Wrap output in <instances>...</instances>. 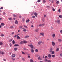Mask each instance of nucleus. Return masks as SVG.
Instances as JSON below:
<instances>
[{"mask_svg": "<svg viewBox=\"0 0 62 62\" xmlns=\"http://www.w3.org/2000/svg\"><path fill=\"white\" fill-rule=\"evenodd\" d=\"M28 46L30 47L31 49H33L34 48V46H33L32 44L31 45H28Z\"/></svg>", "mask_w": 62, "mask_h": 62, "instance_id": "obj_1", "label": "nucleus"}, {"mask_svg": "<svg viewBox=\"0 0 62 62\" xmlns=\"http://www.w3.org/2000/svg\"><path fill=\"white\" fill-rule=\"evenodd\" d=\"M42 43V41H40L38 42V44L39 45H41Z\"/></svg>", "mask_w": 62, "mask_h": 62, "instance_id": "obj_2", "label": "nucleus"}, {"mask_svg": "<svg viewBox=\"0 0 62 62\" xmlns=\"http://www.w3.org/2000/svg\"><path fill=\"white\" fill-rule=\"evenodd\" d=\"M40 34V35H41V36H44V33L43 32L41 33Z\"/></svg>", "mask_w": 62, "mask_h": 62, "instance_id": "obj_3", "label": "nucleus"}, {"mask_svg": "<svg viewBox=\"0 0 62 62\" xmlns=\"http://www.w3.org/2000/svg\"><path fill=\"white\" fill-rule=\"evenodd\" d=\"M52 45L53 46H54L55 45V43L54 41H52Z\"/></svg>", "mask_w": 62, "mask_h": 62, "instance_id": "obj_4", "label": "nucleus"}, {"mask_svg": "<svg viewBox=\"0 0 62 62\" xmlns=\"http://www.w3.org/2000/svg\"><path fill=\"white\" fill-rule=\"evenodd\" d=\"M42 21L43 22H44L45 21V19L44 18H42Z\"/></svg>", "mask_w": 62, "mask_h": 62, "instance_id": "obj_5", "label": "nucleus"}, {"mask_svg": "<svg viewBox=\"0 0 62 62\" xmlns=\"http://www.w3.org/2000/svg\"><path fill=\"white\" fill-rule=\"evenodd\" d=\"M16 56V54H13L12 55L11 57H14Z\"/></svg>", "mask_w": 62, "mask_h": 62, "instance_id": "obj_6", "label": "nucleus"}, {"mask_svg": "<svg viewBox=\"0 0 62 62\" xmlns=\"http://www.w3.org/2000/svg\"><path fill=\"white\" fill-rule=\"evenodd\" d=\"M57 23L59 24L60 23V21L59 20H58L57 21Z\"/></svg>", "mask_w": 62, "mask_h": 62, "instance_id": "obj_7", "label": "nucleus"}, {"mask_svg": "<svg viewBox=\"0 0 62 62\" xmlns=\"http://www.w3.org/2000/svg\"><path fill=\"white\" fill-rule=\"evenodd\" d=\"M34 16L35 17H37V13H34Z\"/></svg>", "mask_w": 62, "mask_h": 62, "instance_id": "obj_8", "label": "nucleus"}, {"mask_svg": "<svg viewBox=\"0 0 62 62\" xmlns=\"http://www.w3.org/2000/svg\"><path fill=\"white\" fill-rule=\"evenodd\" d=\"M35 32H39V29H36L34 30Z\"/></svg>", "mask_w": 62, "mask_h": 62, "instance_id": "obj_9", "label": "nucleus"}, {"mask_svg": "<svg viewBox=\"0 0 62 62\" xmlns=\"http://www.w3.org/2000/svg\"><path fill=\"white\" fill-rule=\"evenodd\" d=\"M52 36L53 38H54L55 37V34H53L52 35Z\"/></svg>", "mask_w": 62, "mask_h": 62, "instance_id": "obj_10", "label": "nucleus"}, {"mask_svg": "<svg viewBox=\"0 0 62 62\" xmlns=\"http://www.w3.org/2000/svg\"><path fill=\"white\" fill-rule=\"evenodd\" d=\"M23 43H27V42L26 41L24 40L23 41Z\"/></svg>", "mask_w": 62, "mask_h": 62, "instance_id": "obj_11", "label": "nucleus"}, {"mask_svg": "<svg viewBox=\"0 0 62 62\" xmlns=\"http://www.w3.org/2000/svg\"><path fill=\"white\" fill-rule=\"evenodd\" d=\"M48 57H49V58H51V54H48Z\"/></svg>", "mask_w": 62, "mask_h": 62, "instance_id": "obj_12", "label": "nucleus"}, {"mask_svg": "<svg viewBox=\"0 0 62 62\" xmlns=\"http://www.w3.org/2000/svg\"><path fill=\"white\" fill-rule=\"evenodd\" d=\"M15 23L16 24H18V21L17 20H16L15 21Z\"/></svg>", "mask_w": 62, "mask_h": 62, "instance_id": "obj_13", "label": "nucleus"}, {"mask_svg": "<svg viewBox=\"0 0 62 62\" xmlns=\"http://www.w3.org/2000/svg\"><path fill=\"white\" fill-rule=\"evenodd\" d=\"M19 45L18 44H16L14 45V46L16 47V46H19Z\"/></svg>", "mask_w": 62, "mask_h": 62, "instance_id": "obj_14", "label": "nucleus"}, {"mask_svg": "<svg viewBox=\"0 0 62 62\" xmlns=\"http://www.w3.org/2000/svg\"><path fill=\"white\" fill-rule=\"evenodd\" d=\"M58 41H59V42H61L62 41V39H58Z\"/></svg>", "mask_w": 62, "mask_h": 62, "instance_id": "obj_15", "label": "nucleus"}, {"mask_svg": "<svg viewBox=\"0 0 62 62\" xmlns=\"http://www.w3.org/2000/svg\"><path fill=\"white\" fill-rule=\"evenodd\" d=\"M14 51H17L18 50V48L17 47L15 48L14 49Z\"/></svg>", "mask_w": 62, "mask_h": 62, "instance_id": "obj_16", "label": "nucleus"}, {"mask_svg": "<svg viewBox=\"0 0 62 62\" xmlns=\"http://www.w3.org/2000/svg\"><path fill=\"white\" fill-rule=\"evenodd\" d=\"M1 25L2 26H4L5 25V23H1Z\"/></svg>", "mask_w": 62, "mask_h": 62, "instance_id": "obj_17", "label": "nucleus"}, {"mask_svg": "<svg viewBox=\"0 0 62 62\" xmlns=\"http://www.w3.org/2000/svg\"><path fill=\"white\" fill-rule=\"evenodd\" d=\"M31 51L32 53H34V50L33 49H31Z\"/></svg>", "mask_w": 62, "mask_h": 62, "instance_id": "obj_18", "label": "nucleus"}, {"mask_svg": "<svg viewBox=\"0 0 62 62\" xmlns=\"http://www.w3.org/2000/svg\"><path fill=\"white\" fill-rule=\"evenodd\" d=\"M51 56L52 57H53V58H54V57H55V55H52Z\"/></svg>", "mask_w": 62, "mask_h": 62, "instance_id": "obj_19", "label": "nucleus"}, {"mask_svg": "<svg viewBox=\"0 0 62 62\" xmlns=\"http://www.w3.org/2000/svg\"><path fill=\"white\" fill-rule=\"evenodd\" d=\"M29 36H25V39H26V38H29Z\"/></svg>", "mask_w": 62, "mask_h": 62, "instance_id": "obj_20", "label": "nucleus"}, {"mask_svg": "<svg viewBox=\"0 0 62 62\" xmlns=\"http://www.w3.org/2000/svg\"><path fill=\"white\" fill-rule=\"evenodd\" d=\"M17 39H21V38L19 36H17Z\"/></svg>", "mask_w": 62, "mask_h": 62, "instance_id": "obj_21", "label": "nucleus"}, {"mask_svg": "<svg viewBox=\"0 0 62 62\" xmlns=\"http://www.w3.org/2000/svg\"><path fill=\"white\" fill-rule=\"evenodd\" d=\"M50 52H52V51H53V49L52 48H50Z\"/></svg>", "mask_w": 62, "mask_h": 62, "instance_id": "obj_22", "label": "nucleus"}, {"mask_svg": "<svg viewBox=\"0 0 62 62\" xmlns=\"http://www.w3.org/2000/svg\"><path fill=\"white\" fill-rule=\"evenodd\" d=\"M12 42L13 44H15V42L14 41V40H13L12 41Z\"/></svg>", "mask_w": 62, "mask_h": 62, "instance_id": "obj_23", "label": "nucleus"}, {"mask_svg": "<svg viewBox=\"0 0 62 62\" xmlns=\"http://www.w3.org/2000/svg\"><path fill=\"white\" fill-rule=\"evenodd\" d=\"M30 21V20L29 19H28L26 21V23H28Z\"/></svg>", "mask_w": 62, "mask_h": 62, "instance_id": "obj_24", "label": "nucleus"}, {"mask_svg": "<svg viewBox=\"0 0 62 62\" xmlns=\"http://www.w3.org/2000/svg\"><path fill=\"white\" fill-rule=\"evenodd\" d=\"M52 54H54V51H52Z\"/></svg>", "mask_w": 62, "mask_h": 62, "instance_id": "obj_25", "label": "nucleus"}, {"mask_svg": "<svg viewBox=\"0 0 62 62\" xmlns=\"http://www.w3.org/2000/svg\"><path fill=\"white\" fill-rule=\"evenodd\" d=\"M19 28H20L21 29H22V28H23V26H19Z\"/></svg>", "mask_w": 62, "mask_h": 62, "instance_id": "obj_26", "label": "nucleus"}, {"mask_svg": "<svg viewBox=\"0 0 62 62\" xmlns=\"http://www.w3.org/2000/svg\"><path fill=\"white\" fill-rule=\"evenodd\" d=\"M3 45V43L2 42H0V45Z\"/></svg>", "mask_w": 62, "mask_h": 62, "instance_id": "obj_27", "label": "nucleus"}, {"mask_svg": "<svg viewBox=\"0 0 62 62\" xmlns=\"http://www.w3.org/2000/svg\"><path fill=\"white\" fill-rule=\"evenodd\" d=\"M12 39H10L9 40V42H11L12 41Z\"/></svg>", "mask_w": 62, "mask_h": 62, "instance_id": "obj_28", "label": "nucleus"}, {"mask_svg": "<svg viewBox=\"0 0 62 62\" xmlns=\"http://www.w3.org/2000/svg\"><path fill=\"white\" fill-rule=\"evenodd\" d=\"M56 52H58L59 51V48H57L56 50Z\"/></svg>", "mask_w": 62, "mask_h": 62, "instance_id": "obj_29", "label": "nucleus"}, {"mask_svg": "<svg viewBox=\"0 0 62 62\" xmlns=\"http://www.w3.org/2000/svg\"><path fill=\"white\" fill-rule=\"evenodd\" d=\"M30 62H34V61L33 60L31 59L30 60Z\"/></svg>", "mask_w": 62, "mask_h": 62, "instance_id": "obj_30", "label": "nucleus"}, {"mask_svg": "<svg viewBox=\"0 0 62 62\" xmlns=\"http://www.w3.org/2000/svg\"><path fill=\"white\" fill-rule=\"evenodd\" d=\"M35 52H38V50L37 49H35Z\"/></svg>", "mask_w": 62, "mask_h": 62, "instance_id": "obj_31", "label": "nucleus"}, {"mask_svg": "<svg viewBox=\"0 0 62 62\" xmlns=\"http://www.w3.org/2000/svg\"><path fill=\"white\" fill-rule=\"evenodd\" d=\"M58 11L59 12V13H60L61 12V10L60 9H59L58 10Z\"/></svg>", "mask_w": 62, "mask_h": 62, "instance_id": "obj_32", "label": "nucleus"}, {"mask_svg": "<svg viewBox=\"0 0 62 62\" xmlns=\"http://www.w3.org/2000/svg\"><path fill=\"white\" fill-rule=\"evenodd\" d=\"M5 54V53L4 52H1V54Z\"/></svg>", "mask_w": 62, "mask_h": 62, "instance_id": "obj_33", "label": "nucleus"}, {"mask_svg": "<svg viewBox=\"0 0 62 62\" xmlns=\"http://www.w3.org/2000/svg\"><path fill=\"white\" fill-rule=\"evenodd\" d=\"M23 41H21L20 42V44H23Z\"/></svg>", "mask_w": 62, "mask_h": 62, "instance_id": "obj_34", "label": "nucleus"}, {"mask_svg": "<svg viewBox=\"0 0 62 62\" xmlns=\"http://www.w3.org/2000/svg\"><path fill=\"white\" fill-rule=\"evenodd\" d=\"M0 36H1V37H4V35L3 34H2Z\"/></svg>", "mask_w": 62, "mask_h": 62, "instance_id": "obj_35", "label": "nucleus"}, {"mask_svg": "<svg viewBox=\"0 0 62 62\" xmlns=\"http://www.w3.org/2000/svg\"><path fill=\"white\" fill-rule=\"evenodd\" d=\"M17 36H18L17 35H16L14 36V38H16V37H17Z\"/></svg>", "mask_w": 62, "mask_h": 62, "instance_id": "obj_36", "label": "nucleus"}, {"mask_svg": "<svg viewBox=\"0 0 62 62\" xmlns=\"http://www.w3.org/2000/svg\"><path fill=\"white\" fill-rule=\"evenodd\" d=\"M23 31H24V32H26V30L25 29H24L23 30Z\"/></svg>", "mask_w": 62, "mask_h": 62, "instance_id": "obj_37", "label": "nucleus"}, {"mask_svg": "<svg viewBox=\"0 0 62 62\" xmlns=\"http://www.w3.org/2000/svg\"><path fill=\"white\" fill-rule=\"evenodd\" d=\"M10 28L11 29H12V28H13V26H11L10 27Z\"/></svg>", "mask_w": 62, "mask_h": 62, "instance_id": "obj_38", "label": "nucleus"}, {"mask_svg": "<svg viewBox=\"0 0 62 62\" xmlns=\"http://www.w3.org/2000/svg\"><path fill=\"white\" fill-rule=\"evenodd\" d=\"M37 2L39 3V2H40V0H38Z\"/></svg>", "mask_w": 62, "mask_h": 62, "instance_id": "obj_39", "label": "nucleus"}, {"mask_svg": "<svg viewBox=\"0 0 62 62\" xmlns=\"http://www.w3.org/2000/svg\"><path fill=\"white\" fill-rule=\"evenodd\" d=\"M43 2L44 3H45L46 2V1L45 0H43Z\"/></svg>", "mask_w": 62, "mask_h": 62, "instance_id": "obj_40", "label": "nucleus"}, {"mask_svg": "<svg viewBox=\"0 0 62 62\" xmlns=\"http://www.w3.org/2000/svg\"><path fill=\"white\" fill-rule=\"evenodd\" d=\"M34 13H32L31 14V16H33V15H34Z\"/></svg>", "mask_w": 62, "mask_h": 62, "instance_id": "obj_41", "label": "nucleus"}, {"mask_svg": "<svg viewBox=\"0 0 62 62\" xmlns=\"http://www.w3.org/2000/svg\"><path fill=\"white\" fill-rule=\"evenodd\" d=\"M56 3L57 4H59V1H57Z\"/></svg>", "mask_w": 62, "mask_h": 62, "instance_id": "obj_42", "label": "nucleus"}, {"mask_svg": "<svg viewBox=\"0 0 62 62\" xmlns=\"http://www.w3.org/2000/svg\"><path fill=\"white\" fill-rule=\"evenodd\" d=\"M52 10H53V11H55V9L54 8H53L52 9Z\"/></svg>", "mask_w": 62, "mask_h": 62, "instance_id": "obj_43", "label": "nucleus"}, {"mask_svg": "<svg viewBox=\"0 0 62 62\" xmlns=\"http://www.w3.org/2000/svg\"><path fill=\"white\" fill-rule=\"evenodd\" d=\"M3 15H5L6 14V13L5 12H4L3 13Z\"/></svg>", "mask_w": 62, "mask_h": 62, "instance_id": "obj_44", "label": "nucleus"}, {"mask_svg": "<svg viewBox=\"0 0 62 62\" xmlns=\"http://www.w3.org/2000/svg\"><path fill=\"white\" fill-rule=\"evenodd\" d=\"M59 17L60 18H62V16L60 15L59 16Z\"/></svg>", "mask_w": 62, "mask_h": 62, "instance_id": "obj_45", "label": "nucleus"}, {"mask_svg": "<svg viewBox=\"0 0 62 62\" xmlns=\"http://www.w3.org/2000/svg\"><path fill=\"white\" fill-rule=\"evenodd\" d=\"M3 7H2L0 8V9H3Z\"/></svg>", "mask_w": 62, "mask_h": 62, "instance_id": "obj_46", "label": "nucleus"}, {"mask_svg": "<svg viewBox=\"0 0 62 62\" xmlns=\"http://www.w3.org/2000/svg\"><path fill=\"white\" fill-rule=\"evenodd\" d=\"M22 60L23 61H25V59H24V58H23L22 59Z\"/></svg>", "mask_w": 62, "mask_h": 62, "instance_id": "obj_47", "label": "nucleus"}, {"mask_svg": "<svg viewBox=\"0 0 62 62\" xmlns=\"http://www.w3.org/2000/svg\"><path fill=\"white\" fill-rule=\"evenodd\" d=\"M32 17V18H33L34 19H35V16H33Z\"/></svg>", "mask_w": 62, "mask_h": 62, "instance_id": "obj_48", "label": "nucleus"}, {"mask_svg": "<svg viewBox=\"0 0 62 62\" xmlns=\"http://www.w3.org/2000/svg\"><path fill=\"white\" fill-rule=\"evenodd\" d=\"M22 54H25V53H24L23 52V51H22Z\"/></svg>", "mask_w": 62, "mask_h": 62, "instance_id": "obj_49", "label": "nucleus"}, {"mask_svg": "<svg viewBox=\"0 0 62 62\" xmlns=\"http://www.w3.org/2000/svg\"><path fill=\"white\" fill-rule=\"evenodd\" d=\"M24 27H25V28H27V26H25V25H24Z\"/></svg>", "mask_w": 62, "mask_h": 62, "instance_id": "obj_50", "label": "nucleus"}, {"mask_svg": "<svg viewBox=\"0 0 62 62\" xmlns=\"http://www.w3.org/2000/svg\"><path fill=\"white\" fill-rule=\"evenodd\" d=\"M40 58V56H39V57L38 58V59L39 60Z\"/></svg>", "mask_w": 62, "mask_h": 62, "instance_id": "obj_51", "label": "nucleus"}, {"mask_svg": "<svg viewBox=\"0 0 62 62\" xmlns=\"http://www.w3.org/2000/svg\"><path fill=\"white\" fill-rule=\"evenodd\" d=\"M13 16H14V17H16V16L15 15H13Z\"/></svg>", "mask_w": 62, "mask_h": 62, "instance_id": "obj_52", "label": "nucleus"}, {"mask_svg": "<svg viewBox=\"0 0 62 62\" xmlns=\"http://www.w3.org/2000/svg\"><path fill=\"white\" fill-rule=\"evenodd\" d=\"M42 58H40L39 60H42Z\"/></svg>", "mask_w": 62, "mask_h": 62, "instance_id": "obj_53", "label": "nucleus"}, {"mask_svg": "<svg viewBox=\"0 0 62 62\" xmlns=\"http://www.w3.org/2000/svg\"><path fill=\"white\" fill-rule=\"evenodd\" d=\"M12 59L13 60H15V59H14V58H12Z\"/></svg>", "mask_w": 62, "mask_h": 62, "instance_id": "obj_54", "label": "nucleus"}, {"mask_svg": "<svg viewBox=\"0 0 62 62\" xmlns=\"http://www.w3.org/2000/svg\"><path fill=\"white\" fill-rule=\"evenodd\" d=\"M8 19L10 20H12V18H8Z\"/></svg>", "mask_w": 62, "mask_h": 62, "instance_id": "obj_55", "label": "nucleus"}, {"mask_svg": "<svg viewBox=\"0 0 62 62\" xmlns=\"http://www.w3.org/2000/svg\"><path fill=\"white\" fill-rule=\"evenodd\" d=\"M41 26H42V25L41 24H40L39 25V26H40V27Z\"/></svg>", "mask_w": 62, "mask_h": 62, "instance_id": "obj_56", "label": "nucleus"}, {"mask_svg": "<svg viewBox=\"0 0 62 62\" xmlns=\"http://www.w3.org/2000/svg\"><path fill=\"white\" fill-rule=\"evenodd\" d=\"M28 58H30V56L29 55H28Z\"/></svg>", "mask_w": 62, "mask_h": 62, "instance_id": "obj_57", "label": "nucleus"}, {"mask_svg": "<svg viewBox=\"0 0 62 62\" xmlns=\"http://www.w3.org/2000/svg\"><path fill=\"white\" fill-rule=\"evenodd\" d=\"M47 62H51L50 60H48L47 61Z\"/></svg>", "mask_w": 62, "mask_h": 62, "instance_id": "obj_58", "label": "nucleus"}, {"mask_svg": "<svg viewBox=\"0 0 62 62\" xmlns=\"http://www.w3.org/2000/svg\"><path fill=\"white\" fill-rule=\"evenodd\" d=\"M14 34V32H13L12 33V35H13V34Z\"/></svg>", "mask_w": 62, "mask_h": 62, "instance_id": "obj_59", "label": "nucleus"}, {"mask_svg": "<svg viewBox=\"0 0 62 62\" xmlns=\"http://www.w3.org/2000/svg\"><path fill=\"white\" fill-rule=\"evenodd\" d=\"M44 17H46V15H44Z\"/></svg>", "mask_w": 62, "mask_h": 62, "instance_id": "obj_60", "label": "nucleus"}, {"mask_svg": "<svg viewBox=\"0 0 62 62\" xmlns=\"http://www.w3.org/2000/svg\"><path fill=\"white\" fill-rule=\"evenodd\" d=\"M60 32L61 33H62V30L60 31Z\"/></svg>", "mask_w": 62, "mask_h": 62, "instance_id": "obj_61", "label": "nucleus"}, {"mask_svg": "<svg viewBox=\"0 0 62 62\" xmlns=\"http://www.w3.org/2000/svg\"><path fill=\"white\" fill-rule=\"evenodd\" d=\"M9 45H10V47H11L12 46L11 44V43L10 44H9Z\"/></svg>", "mask_w": 62, "mask_h": 62, "instance_id": "obj_62", "label": "nucleus"}, {"mask_svg": "<svg viewBox=\"0 0 62 62\" xmlns=\"http://www.w3.org/2000/svg\"><path fill=\"white\" fill-rule=\"evenodd\" d=\"M45 25V24L43 23L42 24V25L43 26H44V25Z\"/></svg>", "mask_w": 62, "mask_h": 62, "instance_id": "obj_63", "label": "nucleus"}, {"mask_svg": "<svg viewBox=\"0 0 62 62\" xmlns=\"http://www.w3.org/2000/svg\"><path fill=\"white\" fill-rule=\"evenodd\" d=\"M3 60H4V61H6V59H3Z\"/></svg>", "mask_w": 62, "mask_h": 62, "instance_id": "obj_64", "label": "nucleus"}]
</instances>
